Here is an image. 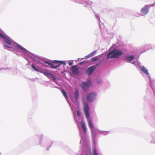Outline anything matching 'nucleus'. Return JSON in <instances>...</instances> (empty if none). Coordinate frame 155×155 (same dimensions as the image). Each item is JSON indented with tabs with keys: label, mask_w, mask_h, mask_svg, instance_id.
<instances>
[{
	"label": "nucleus",
	"mask_w": 155,
	"mask_h": 155,
	"mask_svg": "<svg viewBox=\"0 0 155 155\" xmlns=\"http://www.w3.org/2000/svg\"><path fill=\"white\" fill-rule=\"evenodd\" d=\"M84 114L86 118L88 119V124H89L90 128H91V132L92 134V136H93L94 134V130H93L94 125L92 123V121L91 119H89L90 116V109L89 107L88 104L87 103H85L84 105Z\"/></svg>",
	"instance_id": "f257e3e1"
},
{
	"label": "nucleus",
	"mask_w": 155,
	"mask_h": 155,
	"mask_svg": "<svg viewBox=\"0 0 155 155\" xmlns=\"http://www.w3.org/2000/svg\"><path fill=\"white\" fill-rule=\"evenodd\" d=\"M45 63L48 64L51 66V67L52 68L57 69L59 67L60 65L62 64H65V63H64L62 61L57 60H54L52 61V63H50L48 61H45Z\"/></svg>",
	"instance_id": "f03ea898"
},
{
	"label": "nucleus",
	"mask_w": 155,
	"mask_h": 155,
	"mask_svg": "<svg viewBox=\"0 0 155 155\" xmlns=\"http://www.w3.org/2000/svg\"><path fill=\"white\" fill-rule=\"evenodd\" d=\"M97 96L96 94L92 92L88 94L87 96V100L89 102H91L96 98Z\"/></svg>",
	"instance_id": "7ed1b4c3"
},
{
	"label": "nucleus",
	"mask_w": 155,
	"mask_h": 155,
	"mask_svg": "<svg viewBox=\"0 0 155 155\" xmlns=\"http://www.w3.org/2000/svg\"><path fill=\"white\" fill-rule=\"evenodd\" d=\"M112 52L114 53V58H119V57L123 53L122 51L117 50L116 49H114L112 51Z\"/></svg>",
	"instance_id": "20e7f679"
},
{
	"label": "nucleus",
	"mask_w": 155,
	"mask_h": 155,
	"mask_svg": "<svg viewBox=\"0 0 155 155\" xmlns=\"http://www.w3.org/2000/svg\"><path fill=\"white\" fill-rule=\"evenodd\" d=\"M98 64H97L95 66H91L88 68L86 71V72L87 74L90 75L95 70L96 66Z\"/></svg>",
	"instance_id": "39448f33"
},
{
	"label": "nucleus",
	"mask_w": 155,
	"mask_h": 155,
	"mask_svg": "<svg viewBox=\"0 0 155 155\" xmlns=\"http://www.w3.org/2000/svg\"><path fill=\"white\" fill-rule=\"evenodd\" d=\"M91 81L90 80H89L87 83L83 82L82 83L81 86L84 90L86 91L87 89L91 85Z\"/></svg>",
	"instance_id": "423d86ee"
},
{
	"label": "nucleus",
	"mask_w": 155,
	"mask_h": 155,
	"mask_svg": "<svg viewBox=\"0 0 155 155\" xmlns=\"http://www.w3.org/2000/svg\"><path fill=\"white\" fill-rule=\"evenodd\" d=\"M71 69L72 73L74 75H77L78 74V69L76 65L72 66Z\"/></svg>",
	"instance_id": "0eeeda50"
},
{
	"label": "nucleus",
	"mask_w": 155,
	"mask_h": 155,
	"mask_svg": "<svg viewBox=\"0 0 155 155\" xmlns=\"http://www.w3.org/2000/svg\"><path fill=\"white\" fill-rule=\"evenodd\" d=\"M44 74L48 78H52L54 80H55L56 78L52 74L47 72H44Z\"/></svg>",
	"instance_id": "6e6552de"
},
{
	"label": "nucleus",
	"mask_w": 155,
	"mask_h": 155,
	"mask_svg": "<svg viewBox=\"0 0 155 155\" xmlns=\"http://www.w3.org/2000/svg\"><path fill=\"white\" fill-rule=\"evenodd\" d=\"M141 11L144 14H147L149 12L147 5H146L142 8L141 9Z\"/></svg>",
	"instance_id": "1a4fd4ad"
},
{
	"label": "nucleus",
	"mask_w": 155,
	"mask_h": 155,
	"mask_svg": "<svg viewBox=\"0 0 155 155\" xmlns=\"http://www.w3.org/2000/svg\"><path fill=\"white\" fill-rule=\"evenodd\" d=\"M112 51H110L108 54L107 57L108 58H114V52H112Z\"/></svg>",
	"instance_id": "9d476101"
},
{
	"label": "nucleus",
	"mask_w": 155,
	"mask_h": 155,
	"mask_svg": "<svg viewBox=\"0 0 155 155\" xmlns=\"http://www.w3.org/2000/svg\"><path fill=\"white\" fill-rule=\"evenodd\" d=\"M81 125L84 132V133H85L86 131V127L85 126V124L84 122H82L81 123Z\"/></svg>",
	"instance_id": "9b49d317"
},
{
	"label": "nucleus",
	"mask_w": 155,
	"mask_h": 155,
	"mask_svg": "<svg viewBox=\"0 0 155 155\" xmlns=\"http://www.w3.org/2000/svg\"><path fill=\"white\" fill-rule=\"evenodd\" d=\"M74 98L76 100H77L78 98L79 93L77 89H76L74 93Z\"/></svg>",
	"instance_id": "f8f14e48"
},
{
	"label": "nucleus",
	"mask_w": 155,
	"mask_h": 155,
	"mask_svg": "<svg viewBox=\"0 0 155 155\" xmlns=\"http://www.w3.org/2000/svg\"><path fill=\"white\" fill-rule=\"evenodd\" d=\"M141 70L144 73L146 74H149L148 70L146 69L145 67L144 66H143L141 67Z\"/></svg>",
	"instance_id": "ddd939ff"
},
{
	"label": "nucleus",
	"mask_w": 155,
	"mask_h": 155,
	"mask_svg": "<svg viewBox=\"0 0 155 155\" xmlns=\"http://www.w3.org/2000/svg\"><path fill=\"white\" fill-rule=\"evenodd\" d=\"M4 41L8 45H11L12 44L11 41L8 38H7L6 37L4 39Z\"/></svg>",
	"instance_id": "4468645a"
},
{
	"label": "nucleus",
	"mask_w": 155,
	"mask_h": 155,
	"mask_svg": "<svg viewBox=\"0 0 155 155\" xmlns=\"http://www.w3.org/2000/svg\"><path fill=\"white\" fill-rule=\"evenodd\" d=\"M134 58L133 55H130L127 57L126 59L130 61H132Z\"/></svg>",
	"instance_id": "2eb2a0df"
},
{
	"label": "nucleus",
	"mask_w": 155,
	"mask_h": 155,
	"mask_svg": "<svg viewBox=\"0 0 155 155\" xmlns=\"http://www.w3.org/2000/svg\"><path fill=\"white\" fill-rule=\"evenodd\" d=\"M96 53V51H95L93 52H91V54H89L88 55V56L89 57H91L92 56H93Z\"/></svg>",
	"instance_id": "dca6fc26"
},
{
	"label": "nucleus",
	"mask_w": 155,
	"mask_h": 155,
	"mask_svg": "<svg viewBox=\"0 0 155 155\" xmlns=\"http://www.w3.org/2000/svg\"><path fill=\"white\" fill-rule=\"evenodd\" d=\"M61 92L64 96L65 97H68V96L66 92L64 90H62L61 91Z\"/></svg>",
	"instance_id": "f3484780"
},
{
	"label": "nucleus",
	"mask_w": 155,
	"mask_h": 155,
	"mask_svg": "<svg viewBox=\"0 0 155 155\" xmlns=\"http://www.w3.org/2000/svg\"><path fill=\"white\" fill-rule=\"evenodd\" d=\"M17 46L21 49L22 50L24 51H25V49L22 46H21L19 44H17Z\"/></svg>",
	"instance_id": "a211bd4d"
},
{
	"label": "nucleus",
	"mask_w": 155,
	"mask_h": 155,
	"mask_svg": "<svg viewBox=\"0 0 155 155\" xmlns=\"http://www.w3.org/2000/svg\"><path fill=\"white\" fill-rule=\"evenodd\" d=\"M93 155H98V153L95 148H94L92 150Z\"/></svg>",
	"instance_id": "6ab92c4d"
},
{
	"label": "nucleus",
	"mask_w": 155,
	"mask_h": 155,
	"mask_svg": "<svg viewBox=\"0 0 155 155\" xmlns=\"http://www.w3.org/2000/svg\"><path fill=\"white\" fill-rule=\"evenodd\" d=\"M31 66L32 68L35 71L38 72L39 71V70L35 67V66L33 64L31 65Z\"/></svg>",
	"instance_id": "aec40b11"
},
{
	"label": "nucleus",
	"mask_w": 155,
	"mask_h": 155,
	"mask_svg": "<svg viewBox=\"0 0 155 155\" xmlns=\"http://www.w3.org/2000/svg\"><path fill=\"white\" fill-rule=\"evenodd\" d=\"M93 61H96L98 60V59L96 57H94L92 58Z\"/></svg>",
	"instance_id": "412c9836"
},
{
	"label": "nucleus",
	"mask_w": 155,
	"mask_h": 155,
	"mask_svg": "<svg viewBox=\"0 0 155 155\" xmlns=\"http://www.w3.org/2000/svg\"><path fill=\"white\" fill-rule=\"evenodd\" d=\"M0 36L4 39L6 37L0 32Z\"/></svg>",
	"instance_id": "4be33fe9"
},
{
	"label": "nucleus",
	"mask_w": 155,
	"mask_h": 155,
	"mask_svg": "<svg viewBox=\"0 0 155 155\" xmlns=\"http://www.w3.org/2000/svg\"><path fill=\"white\" fill-rule=\"evenodd\" d=\"M77 115L78 116H79L80 115V112L79 111H77Z\"/></svg>",
	"instance_id": "5701e85b"
},
{
	"label": "nucleus",
	"mask_w": 155,
	"mask_h": 155,
	"mask_svg": "<svg viewBox=\"0 0 155 155\" xmlns=\"http://www.w3.org/2000/svg\"><path fill=\"white\" fill-rule=\"evenodd\" d=\"M72 64V62H69L68 64L69 65H71Z\"/></svg>",
	"instance_id": "b1692460"
},
{
	"label": "nucleus",
	"mask_w": 155,
	"mask_h": 155,
	"mask_svg": "<svg viewBox=\"0 0 155 155\" xmlns=\"http://www.w3.org/2000/svg\"><path fill=\"white\" fill-rule=\"evenodd\" d=\"M5 47H6V48H10V47H9V46H6V45H5Z\"/></svg>",
	"instance_id": "393cba45"
},
{
	"label": "nucleus",
	"mask_w": 155,
	"mask_h": 155,
	"mask_svg": "<svg viewBox=\"0 0 155 155\" xmlns=\"http://www.w3.org/2000/svg\"><path fill=\"white\" fill-rule=\"evenodd\" d=\"M79 63L80 64H82V62H80Z\"/></svg>",
	"instance_id": "a878e982"
},
{
	"label": "nucleus",
	"mask_w": 155,
	"mask_h": 155,
	"mask_svg": "<svg viewBox=\"0 0 155 155\" xmlns=\"http://www.w3.org/2000/svg\"><path fill=\"white\" fill-rule=\"evenodd\" d=\"M1 155V153L0 152V155Z\"/></svg>",
	"instance_id": "bb28decb"
},
{
	"label": "nucleus",
	"mask_w": 155,
	"mask_h": 155,
	"mask_svg": "<svg viewBox=\"0 0 155 155\" xmlns=\"http://www.w3.org/2000/svg\"><path fill=\"white\" fill-rule=\"evenodd\" d=\"M101 63V62H100V63H99V64H100Z\"/></svg>",
	"instance_id": "cd10ccee"
}]
</instances>
